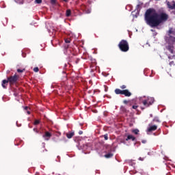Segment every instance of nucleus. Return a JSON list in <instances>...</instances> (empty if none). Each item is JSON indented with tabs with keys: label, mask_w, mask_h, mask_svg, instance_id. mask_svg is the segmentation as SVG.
I'll use <instances>...</instances> for the list:
<instances>
[{
	"label": "nucleus",
	"mask_w": 175,
	"mask_h": 175,
	"mask_svg": "<svg viewBox=\"0 0 175 175\" xmlns=\"http://www.w3.org/2000/svg\"><path fill=\"white\" fill-rule=\"evenodd\" d=\"M43 137H44L45 140H50V137H51V134L49 131H46L45 134L43 135Z\"/></svg>",
	"instance_id": "6e6552de"
},
{
	"label": "nucleus",
	"mask_w": 175,
	"mask_h": 175,
	"mask_svg": "<svg viewBox=\"0 0 175 175\" xmlns=\"http://www.w3.org/2000/svg\"><path fill=\"white\" fill-rule=\"evenodd\" d=\"M71 14H72V11L70 10H67L66 12V17H70Z\"/></svg>",
	"instance_id": "ddd939ff"
},
{
	"label": "nucleus",
	"mask_w": 175,
	"mask_h": 175,
	"mask_svg": "<svg viewBox=\"0 0 175 175\" xmlns=\"http://www.w3.org/2000/svg\"><path fill=\"white\" fill-rule=\"evenodd\" d=\"M85 13H86V14H90V13H91V10H89V9L86 10L85 11Z\"/></svg>",
	"instance_id": "b1692460"
},
{
	"label": "nucleus",
	"mask_w": 175,
	"mask_h": 175,
	"mask_svg": "<svg viewBox=\"0 0 175 175\" xmlns=\"http://www.w3.org/2000/svg\"><path fill=\"white\" fill-rule=\"evenodd\" d=\"M142 143H143V144H146V143H147V141L144 139L142 141Z\"/></svg>",
	"instance_id": "7c9ffc66"
},
{
	"label": "nucleus",
	"mask_w": 175,
	"mask_h": 175,
	"mask_svg": "<svg viewBox=\"0 0 175 175\" xmlns=\"http://www.w3.org/2000/svg\"><path fill=\"white\" fill-rule=\"evenodd\" d=\"M51 5H55L57 3V0H51Z\"/></svg>",
	"instance_id": "aec40b11"
},
{
	"label": "nucleus",
	"mask_w": 175,
	"mask_h": 175,
	"mask_svg": "<svg viewBox=\"0 0 175 175\" xmlns=\"http://www.w3.org/2000/svg\"><path fill=\"white\" fill-rule=\"evenodd\" d=\"M27 114H31V111H27Z\"/></svg>",
	"instance_id": "e433bc0d"
},
{
	"label": "nucleus",
	"mask_w": 175,
	"mask_h": 175,
	"mask_svg": "<svg viewBox=\"0 0 175 175\" xmlns=\"http://www.w3.org/2000/svg\"><path fill=\"white\" fill-rule=\"evenodd\" d=\"M133 133H135V135H139V129H134L132 131Z\"/></svg>",
	"instance_id": "2eb2a0df"
},
{
	"label": "nucleus",
	"mask_w": 175,
	"mask_h": 175,
	"mask_svg": "<svg viewBox=\"0 0 175 175\" xmlns=\"http://www.w3.org/2000/svg\"><path fill=\"white\" fill-rule=\"evenodd\" d=\"M121 90L120 89H116L115 90V94L116 95H124V96H132V93L131 92H129V90H125L126 88V85H122L120 86Z\"/></svg>",
	"instance_id": "f03ea898"
},
{
	"label": "nucleus",
	"mask_w": 175,
	"mask_h": 175,
	"mask_svg": "<svg viewBox=\"0 0 175 175\" xmlns=\"http://www.w3.org/2000/svg\"><path fill=\"white\" fill-rule=\"evenodd\" d=\"M167 50H168V51H170V53H171V54H173L174 51V46H173V45H167L166 46Z\"/></svg>",
	"instance_id": "0eeeda50"
},
{
	"label": "nucleus",
	"mask_w": 175,
	"mask_h": 175,
	"mask_svg": "<svg viewBox=\"0 0 175 175\" xmlns=\"http://www.w3.org/2000/svg\"><path fill=\"white\" fill-rule=\"evenodd\" d=\"M137 107H139L138 105H133L132 106V109H133L134 110H137Z\"/></svg>",
	"instance_id": "5701e85b"
},
{
	"label": "nucleus",
	"mask_w": 175,
	"mask_h": 175,
	"mask_svg": "<svg viewBox=\"0 0 175 175\" xmlns=\"http://www.w3.org/2000/svg\"><path fill=\"white\" fill-rule=\"evenodd\" d=\"M23 57H25V55H24V53H23Z\"/></svg>",
	"instance_id": "ea45409f"
},
{
	"label": "nucleus",
	"mask_w": 175,
	"mask_h": 175,
	"mask_svg": "<svg viewBox=\"0 0 175 175\" xmlns=\"http://www.w3.org/2000/svg\"><path fill=\"white\" fill-rule=\"evenodd\" d=\"M40 124V121L39 120H36L34 121V125H39Z\"/></svg>",
	"instance_id": "a211bd4d"
},
{
	"label": "nucleus",
	"mask_w": 175,
	"mask_h": 175,
	"mask_svg": "<svg viewBox=\"0 0 175 175\" xmlns=\"http://www.w3.org/2000/svg\"><path fill=\"white\" fill-rule=\"evenodd\" d=\"M64 2H68V0H63Z\"/></svg>",
	"instance_id": "4c0bfd02"
},
{
	"label": "nucleus",
	"mask_w": 175,
	"mask_h": 175,
	"mask_svg": "<svg viewBox=\"0 0 175 175\" xmlns=\"http://www.w3.org/2000/svg\"><path fill=\"white\" fill-rule=\"evenodd\" d=\"M104 88H105V92H107V86H106V85H104Z\"/></svg>",
	"instance_id": "2f4dec72"
},
{
	"label": "nucleus",
	"mask_w": 175,
	"mask_h": 175,
	"mask_svg": "<svg viewBox=\"0 0 175 175\" xmlns=\"http://www.w3.org/2000/svg\"><path fill=\"white\" fill-rule=\"evenodd\" d=\"M64 42H65V43H70V40L69 38H66L64 40Z\"/></svg>",
	"instance_id": "393cba45"
},
{
	"label": "nucleus",
	"mask_w": 175,
	"mask_h": 175,
	"mask_svg": "<svg viewBox=\"0 0 175 175\" xmlns=\"http://www.w3.org/2000/svg\"><path fill=\"white\" fill-rule=\"evenodd\" d=\"M129 140H132V142H135V140H136V137H135L132 135H127V137L126 138L125 141L128 142Z\"/></svg>",
	"instance_id": "9b49d317"
},
{
	"label": "nucleus",
	"mask_w": 175,
	"mask_h": 175,
	"mask_svg": "<svg viewBox=\"0 0 175 175\" xmlns=\"http://www.w3.org/2000/svg\"><path fill=\"white\" fill-rule=\"evenodd\" d=\"M33 72H36V73H38V72H39V68H38V67L34 68Z\"/></svg>",
	"instance_id": "4be33fe9"
},
{
	"label": "nucleus",
	"mask_w": 175,
	"mask_h": 175,
	"mask_svg": "<svg viewBox=\"0 0 175 175\" xmlns=\"http://www.w3.org/2000/svg\"><path fill=\"white\" fill-rule=\"evenodd\" d=\"M24 70H25V68H24V69H23V70H21V69L18 68V69L17 70V72H18V73H23V72H24Z\"/></svg>",
	"instance_id": "6ab92c4d"
},
{
	"label": "nucleus",
	"mask_w": 175,
	"mask_h": 175,
	"mask_svg": "<svg viewBox=\"0 0 175 175\" xmlns=\"http://www.w3.org/2000/svg\"><path fill=\"white\" fill-rule=\"evenodd\" d=\"M104 139H105V140H109V135L107 134H105Z\"/></svg>",
	"instance_id": "412c9836"
},
{
	"label": "nucleus",
	"mask_w": 175,
	"mask_h": 175,
	"mask_svg": "<svg viewBox=\"0 0 175 175\" xmlns=\"http://www.w3.org/2000/svg\"><path fill=\"white\" fill-rule=\"evenodd\" d=\"M9 83V81L7 79H4L2 81V83H1V85L3 87V88H8V84Z\"/></svg>",
	"instance_id": "1a4fd4ad"
},
{
	"label": "nucleus",
	"mask_w": 175,
	"mask_h": 175,
	"mask_svg": "<svg viewBox=\"0 0 175 175\" xmlns=\"http://www.w3.org/2000/svg\"><path fill=\"white\" fill-rule=\"evenodd\" d=\"M42 0H35L34 3H38V5H40V3H42Z\"/></svg>",
	"instance_id": "dca6fc26"
},
{
	"label": "nucleus",
	"mask_w": 175,
	"mask_h": 175,
	"mask_svg": "<svg viewBox=\"0 0 175 175\" xmlns=\"http://www.w3.org/2000/svg\"><path fill=\"white\" fill-rule=\"evenodd\" d=\"M118 46L120 51H122L123 53H126L127 51H129V44L126 40H122L119 42Z\"/></svg>",
	"instance_id": "7ed1b4c3"
},
{
	"label": "nucleus",
	"mask_w": 175,
	"mask_h": 175,
	"mask_svg": "<svg viewBox=\"0 0 175 175\" xmlns=\"http://www.w3.org/2000/svg\"><path fill=\"white\" fill-rule=\"evenodd\" d=\"M23 57H25V55H24V53H23Z\"/></svg>",
	"instance_id": "58836bf2"
},
{
	"label": "nucleus",
	"mask_w": 175,
	"mask_h": 175,
	"mask_svg": "<svg viewBox=\"0 0 175 175\" xmlns=\"http://www.w3.org/2000/svg\"><path fill=\"white\" fill-rule=\"evenodd\" d=\"M137 10H140V9H142V5L140 4L137 5Z\"/></svg>",
	"instance_id": "a878e982"
},
{
	"label": "nucleus",
	"mask_w": 175,
	"mask_h": 175,
	"mask_svg": "<svg viewBox=\"0 0 175 175\" xmlns=\"http://www.w3.org/2000/svg\"><path fill=\"white\" fill-rule=\"evenodd\" d=\"M28 109H29L28 107H25V110L28 111Z\"/></svg>",
	"instance_id": "f704fd0d"
},
{
	"label": "nucleus",
	"mask_w": 175,
	"mask_h": 175,
	"mask_svg": "<svg viewBox=\"0 0 175 175\" xmlns=\"http://www.w3.org/2000/svg\"><path fill=\"white\" fill-rule=\"evenodd\" d=\"M168 33H170V35H171V33H173V30L172 29H170L169 31H168Z\"/></svg>",
	"instance_id": "c85d7f7f"
},
{
	"label": "nucleus",
	"mask_w": 175,
	"mask_h": 175,
	"mask_svg": "<svg viewBox=\"0 0 175 175\" xmlns=\"http://www.w3.org/2000/svg\"><path fill=\"white\" fill-rule=\"evenodd\" d=\"M79 135H83V131H79Z\"/></svg>",
	"instance_id": "72a5a7b5"
},
{
	"label": "nucleus",
	"mask_w": 175,
	"mask_h": 175,
	"mask_svg": "<svg viewBox=\"0 0 175 175\" xmlns=\"http://www.w3.org/2000/svg\"><path fill=\"white\" fill-rule=\"evenodd\" d=\"M153 121H154L156 122H161V120H159V118H157V117L154 118L153 119Z\"/></svg>",
	"instance_id": "f3484780"
},
{
	"label": "nucleus",
	"mask_w": 175,
	"mask_h": 175,
	"mask_svg": "<svg viewBox=\"0 0 175 175\" xmlns=\"http://www.w3.org/2000/svg\"><path fill=\"white\" fill-rule=\"evenodd\" d=\"M139 161H144V158H143V157H139Z\"/></svg>",
	"instance_id": "473e14b6"
},
{
	"label": "nucleus",
	"mask_w": 175,
	"mask_h": 175,
	"mask_svg": "<svg viewBox=\"0 0 175 175\" xmlns=\"http://www.w3.org/2000/svg\"><path fill=\"white\" fill-rule=\"evenodd\" d=\"M174 65H175V64H174V62L172 61V62H170V66H174Z\"/></svg>",
	"instance_id": "bb28decb"
},
{
	"label": "nucleus",
	"mask_w": 175,
	"mask_h": 175,
	"mask_svg": "<svg viewBox=\"0 0 175 175\" xmlns=\"http://www.w3.org/2000/svg\"><path fill=\"white\" fill-rule=\"evenodd\" d=\"M112 157H113V154L112 153H108V154H105V157L107 158V159L111 158Z\"/></svg>",
	"instance_id": "4468645a"
},
{
	"label": "nucleus",
	"mask_w": 175,
	"mask_h": 175,
	"mask_svg": "<svg viewBox=\"0 0 175 175\" xmlns=\"http://www.w3.org/2000/svg\"><path fill=\"white\" fill-rule=\"evenodd\" d=\"M169 15L165 12L157 13L154 8L148 9L144 14V20L148 25L152 28L159 27V25L165 21H167Z\"/></svg>",
	"instance_id": "f257e3e1"
},
{
	"label": "nucleus",
	"mask_w": 175,
	"mask_h": 175,
	"mask_svg": "<svg viewBox=\"0 0 175 175\" xmlns=\"http://www.w3.org/2000/svg\"><path fill=\"white\" fill-rule=\"evenodd\" d=\"M17 80H18V75H17L8 77V81L10 85L16 84V83H17Z\"/></svg>",
	"instance_id": "20e7f679"
},
{
	"label": "nucleus",
	"mask_w": 175,
	"mask_h": 175,
	"mask_svg": "<svg viewBox=\"0 0 175 175\" xmlns=\"http://www.w3.org/2000/svg\"><path fill=\"white\" fill-rule=\"evenodd\" d=\"M167 5L168 9H170L171 10H173L175 9V1H172V4L170 3V2L167 3Z\"/></svg>",
	"instance_id": "423d86ee"
},
{
	"label": "nucleus",
	"mask_w": 175,
	"mask_h": 175,
	"mask_svg": "<svg viewBox=\"0 0 175 175\" xmlns=\"http://www.w3.org/2000/svg\"><path fill=\"white\" fill-rule=\"evenodd\" d=\"M74 136L75 132H69L66 133V137H68V139H72V137Z\"/></svg>",
	"instance_id": "f8f14e48"
},
{
	"label": "nucleus",
	"mask_w": 175,
	"mask_h": 175,
	"mask_svg": "<svg viewBox=\"0 0 175 175\" xmlns=\"http://www.w3.org/2000/svg\"><path fill=\"white\" fill-rule=\"evenodd\" d=\"M79 62H80V59H77L75 61V64H78Z\"/></svg>",
	"instance_id": "c756f323"
},
{
	"label": "nucleus",
	"mask_w": 175,
	"mask_h": 175,
	"mask_svg": "<svg viewBox=\"0 0 175 175\" xmlns=\"http://www.w3.org/2000/svg\"><path fill=\"white\" fill-rule=\"evenodd\" d=\"M158 129V126L157 125L150 126L149 128H148V132H154V131H157Z\"/></svg>",
	"instance_id": "9d476101"
},
{
	"label": "nucleus",
	"mask_w": 175,
	"mask_h": 175,
	"mask_svg": "<svg viewBox=\"0 0 175 175\" xmlns=\"http://www.w3.org/2000/svg\"><path fill=\"white\" fill-rule=\"evenodd\" d=\"M121 143H123V144H125V140L121 141Z\"/></svg>",
	"instance_id": "c9c22d12"
},
{
	"label": "nucleus",
	"mask_w": 175,
	"mask_h": 175,
	"mask_svg": "<svg viewBox=\"0 0 175 175\" xmlns=\"http://www.w3.org/2000/svg\"><path fill=\"white\" fill-rule=\"evenodd\" d=\"M129 103V101L126 100H124L123 101V103H124V105H128V103Z\"/></svg>",
	"instance_id": "cd10ccee"
},
{
	"label": "nucleus",
	"mask_w": 175,
	"mask_h": 175,
	"mask_svg": "<svg viewBox=\"0 0 175 175\" xmlns=\"http://www.w3.org/2000/svg\"><path fill=\"white\" fill-rule=\"evenodd\" d=\"M152 103H154V98L152 97L148 98L146 100H144L142 101V104L146 107H149V106H151Z\"/></svg>",
	"instance_id": "39448f33"
}]
</instances>
